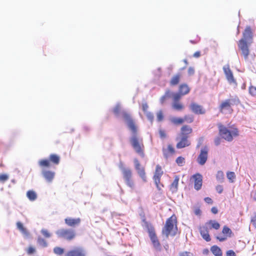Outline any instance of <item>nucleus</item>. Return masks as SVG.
I'll use <instances>...</instances> for the list:
<instances>
[{
	"instance_id": "f257e3e1",
	"label": "nucleus",
	"mask_w": 256,
	"mask_h": 256,
	"mask_svg": "<svg viewBox=\"0 0 256 256\" xmlns=\"http://www.w3.org/2000/svg\"><path fill=\"white\" fill-rule=\"evenodd\" d=\"M123 116L129 130L132 132L130 142L134 151L142 156H144L143 139L138 134V127L136 122L131 116L126 112H123Z\"/></svg>"
},
{
	"instance_id": "f03ea898",
	"label": "nucleus",
	"mask_w": 256,
	"mask_h": 256,
	"mask_svg": "<svg viewBox=\"0 0 256 256\" xmlns=\"http://www.w3.org/2000/svg\"><path fill=\"white\" fill-rule=\"evenodd\" d=\"M177 230L176 218L173 215L166 220L165 225L162 229V234L168 238L169 236H175Z\"/></svg>"
},
{
	"instance_id": "7ed1b4c3",
	"label": "nucleus",
	"mask_w": 256,
	"mask_h": 256,
	"mask_svg": "<svg viewBox=\"0 0 256 256\" xmlns=\"http://www.w3.org/2000/svg\"><path fill=\"white\" fill-rule=\"evenodd\" d=\"M218 126L220 134L223 138L228 142L232 141L233 136L238 135V131L237 128H234L230 130L222 124H219Z\"/></svg>"
},
{
	"instance_id": "20e7f679",
	"label": "nucleus",
	"mask_w": 256,
	"mask_h": 256,
	"mask_svg": "<svg viewBox=\"0 0 256 256\" xmlns=\"http://www.w3.org/2000/svg\"><path fill=\"white\" fill-rule=\"evenodd\" d=\"M118 167L122 171L126 184L130 188H133L134 184L132 180V172L131 170L129 168H125L122 162H120Z\"/></svg>"
},
{
	"instance_id": "39448f33",
	"label": "nucleus",
	"mask_w": 256,
	"mask_h": 256,
	"mask_svg": "<svg viewBox=\"0 0 256 256\" xmlns=\"http://www.w3.org/2000/svg\"><path fill=\"white\" fill-rule=\"evenodd\" d=\"M56 234L59 238H63L68 240H70L76 236L75 232L72 229L61 228L58 230Z\"/></svg>"
},
{
	"instance_id": "423d86ee",
	"label": "nucleus",
	"mask_w": 256,
	"mask_h": 256,
	"mask_svg": "<svg viewBox=\"0 0 256 256\" xmlns=\"http://www.w3.org/2000/svg\"><path fill=\"white\" fill-rule=\"evenodd\" d=\"M209 148L208 146H204L201 148L200 152L197 158V162L200 166L204 165L208 158Z\"/></svg>"
},
{
	"instance_id": "0eeeda50",
	"label": "nucleus",
	"mask_w": 256,
	"mask_h": 256,
	"mask_svg": "<svg viewBox=\"0 0 256 256\" xmlns=\"http://www.w3.org/2000/svg\"><path fill=\"white\" fill-rule=\"evenodd\" d=\"M149 236L150 239V240L152 242L153 247L154 249L160 252L162 250V246L160 244L156 234V233L154 231V230L152 228H149L148 230Z\"/></svg>"
},
{
	"instance_id": "6e6552de",
	"label": "nucleus",
	"mask_w": 256,
	"mask_h": 256,
	"mask_svg": "<svg viewBox=\"0 0 256 256\" xmlns=\"http://www.w3.org/2000/svg\"><path fill=\"white\" fill-rule=\"evenodd\" d=\"M250 44V42H244V40H240L238 43V46L242 50V54L246 60L248 59L250 54L248 44Z\"/></svg>"
},
{
	"instance_id": "1a4fd4ad",
	"label": "nucleus",
	"mask_w": 256,
	"mask_h": 256,
	"mask_svg": "<svg viewBox=\"0 0 256 256\" xmlns=\"http://www.w3.org/2000/svg\"><path fill=\"white\" fill-rule=\"evenodd\" d=\"M163 171L162 170V167L158 164L156 166V170L154 172V174L153 177V179L154 180L155 184L156 186V188L159 190H160V178L162 176L163 174Z\"/></svg>"
},
{
	"instance_id": "9d476101",
	"label": "nucleus",
	"mask_w": 256,
	"mask_h": 256,
	"mask_svg": "<svg viewBox=\"0 0 256 256\" xmlns=\"http://www.w3.org/2000/svg\"><path fill=\"white\" fill-rule=\"evenodd\" d=\"M86 251L81 247H76L69 250L65 256H86Z\"/></svg>"
},
{
	"instance_id": "9b49d317",
	"label": "nucleus",
	"mask_w": 256,
	"mask_h": 256,
	"mask_svg": "<svg viewBox=\"0 0 256 256\" xmlns=\"http://www.w3.org/2000/svg\"><path fill=\"white\" fill-rule=\"evenodd\" d=\"M134 168L140 176L144 182H146V176L144 168L142 166L138 159L134 160Z\"/></svg>"
},
{
	"instance_id": "f8f14e48",
	"label": "nucleus",
	"mask_w": 256,
	"mask_h": 256,
	"mask_svg": "<svg viewBox=\"0 0 256 256\" xmlns=\"http://www.w3.org/2000/svg\"><path fill=\"white\" fill-rule=\"evenodd\" d=\"M223 70L228 82L230 84H236L232 72L230 68V66L226 64L224 66Z\"/></svg>"
},
{
	"instance_id": "ddd939ff",
	"label": "nucleus",
	"mask_w": 256,
	"mask_h": 256,
	"mask_svg": "<svg viewBox=\"0 0 256 256\" xmlns=\"http://www.w3.org/2000/svg\"><path fill=\"white\" fill-rule=\"evenodd\" d=\"M192 178L194 180V188L198 190H200L202 186V176L199 174L197 173L195 174H194L192 176Z\"/></svg>"
},
{
	"instance_id": "4468645a",
	"label": "nucleus",
	"mask_w": 256,
	"mask_h": 256,
	"mask_svg": "<svg viewBox=\"0 0 256 256\" xmlns=\"http://www.w3.org/2000/svg\"><path fill=\"white\" fill-rule=\"evenodd\" d=\"M208 230L209 228L206 224L202 226H200L199 228L201 236L206 242H210L211 240L208 234Z\"/></svg>"
},
{
	"instance_id": "2eb2a0df",
	"label": "nucleus",
	"mask_w": 256,
	"mask_h": 256,
	"mask_svg": "<svg viewBox=\"0 0 256 256\" xmlns=\"http://www.w3.org/2000/svg\"><path fill=\"white\" fill-rule=\"evenodd\" d=\"M243 37L240 40H244V42L252 43V34L251 28L250 26H247L243 32Z\"/></svg>"
},
{
	"instance_id": "dca6fc26",
	"label": "nucleus",
	"mask_w": 256,
	"mask_h": 256,
	"mask_svg": "<svg viewBox=\"0 0 256 256\" xmlns=\"http://www.w3.org/2000/svg\"><path fill=\"white\" fill-rule=\"evenodd\" d=\"M190 108L194 113L197 114L205 113V110L202 108V106L194 102H192L190 104Z\"/></svg>"
},
{
	"instance_id": "f3484780",
	"label": "nucleus",
	"mask_w": 256,
	"mask_h": 256,
	"mask_svg": "<svg viewBox=\"0 0 256 256\" xmlns=\"http://www.w3.org/2000/svg\"><path fill=\"white\" fill-rule=\"evenodd\" d=\"M190 142L188 140V137L186 135L182 136L181 140L176 144L178 148H182L190 146Z\"/></svg>"
},
{
	"instance_id": "a211bd4d",
	"label": "nucleus",
	"mask_w": 256,
	"mask_h": 256,
	"mask_svg": "<svg viewBox=\"0 0 256 256\" xmlns=\"http://www.w3.org/2000/svg\"><path fill=\"white\" fill-rule=\"evenodd\" d=\"M66 224L70 226H75L78 225L80 222V218H67L64 220Z\"/></svg>"
},
{
	"instance_id": "6ab92c4d",
	"label": "nucleus",
	"mask_w": 256,
	"mask_h": 256,
	"mask_svg": "<svg viewBox=\"0 0 256 256\" xmlns=\"http://www.w3.org/2000/svg\"><path fill=\"white\" fill-rule=\"evenodd\" d=\"M42 174L44 178L48 182H52L55 175L54 172L46 170H42Z\"/></svg>"
},
{
	"instance_id": "aec40b11",
	"label": "nucleus",
	"mask_w": 256,
	"mask_h": 256,
	"mask_svg": "<svg viewBox=\"0 0 256 256\" xmlns=\"http://www.w3.org/2000/svg\"><path fill=\"white\" fill-rule=\"evenodd\" d=\"M162 152L164 157L167 158L170 154H174V149L172 145L169 144L167 148H163Z\"/></svg>"
},
{
	"instance_id": "412c9836",
	"label": "nucleus",
	"mask_w": 256,
	"mask_h": 256,
	"mask_svg": "<svg viewBox=\"0 0 256 256\" xmlns=\"http://www.w3.org/2000/svg\"><path fill=\"white\" fill-rule=\"evenodd\" d=\"M209 229L214 228L218 230L220 228V224L214 220H210L206 223Z\"/></svg>"
},
{
	"instance_id": "4be33fe9",
	"label": "nucleus",
	"mask_w": 256,
	"mask_h": 256,
	"mask_svg": "<svg viewBox=\"0 0 256 256\" xmlns=\"http://www.w3.org/2000/svg\"><path fill=\"white\" fill-rule=\"evenodd\" d=\"M113 112H114V114L117 116H122L124 118L123 116V114H122L123 112H126L130 116V114L128 112L124 110H121L120 106L118 104H117L116 105V106H115V108H114ZM124 120H125V119H124Z\"/></svg>"
},
{
	"instance_id": "5701e85b",
	"label": "nucleus",
	"mask_w": 256,
	"mask_h": 256,
	"mask_svg": "<svg viewBox=\"0 0 256 256\" xmlns=\"http://www.w3.org/2000/svg\"><path fill=\"white\" fill-rule=\"evenodd\" d=\"M190 91V88L186 84H182L179 86L178 92L182 96L188 94Z\"/></svg>"
},
{
	"instance_id": "b1692460",
	"label": "nucleus",
	"mask_w": 256,
	"mask_h": 256,
	"mask_svg": "<svg viewBox=\"0 0 256 256\" xmlns=\"http://www.w3.org/2000/svg\"><path fill=\"white\" fill-rule=\"evenodd\" d=\"M180 178L178 176H174V180L172 183L170 185V190L172 192H176L178 190V184Z\"/></svg>"
},
{
	"instance_id": "393cba45",
	"label": "nucleus",
	"mask_w": 256,
	"mask_h": 256,
	"mask_svg": "<svg viewBox=\"0 0 256 256\" xmlns=\"http://www.w3.org/2000/svg\"><path fill=\"white\" fill-rule=\"evenodd\" d=\"M210 250L214 256H222V255L221 249L217 246H212Z\"/></svg>"
},
{
	"instance_id": "a878e982",
	"label": "nucleus",
	"mask_w": 256,
	"mask_h": 256,
	"mask_svg": "<svg viewBox=\"0 0 256 256\" xmlns=\"http://www.w3.org/2000/svg\"><path fill=\"white\" fill-rule=\"evenodd\" d=\"M16 226L18 229L24 236H28L29 235V232H28L26 229L24 228L23 224L20 222H16Z\"/></svg>"
},
{
	"instance_id": "bb28decb",
	"label": "nucleus",
	"mask_w": 256,
	"mask_h": 256,
	"mask_svg": "<svg viewBox=\"0 0 256 256\" xmlns=\"http://www.w3.org/2000/svg\"><path fill=\"white\" fill-rule=\"evenodd\" d=\"M180 74H176L174 76L172 77V78L170 81V85L171 86L177 85L180 82Z\"/></svg>"
},
{
	"instance_id": "cd10ccee",
	"label": "nucleus",
	"mask_w": 256,
	"mask_h": 256,
	"mask_svg": "<svg viewBox=\"0 0 256 256\" xmlns=\"http://www.w3.org/2000/svg\"><path fill=\"white\" fill-rule=\"evenodd\" d=\"M26 196L30 201H34L37 198V195L34 190H28L26 192Z\"/></svg>"
},
{
	"instance_id": "c85d7f7f",
	"label": "nucleus",
	"mask_w": 256,
	"mask_h": 256,
	"mask_svg": "<svg viewBox=\"0 0 256 256\" xmlns=\"http://www.w3.org/2000/svg\"><path fill=\"white\" fill-rule=\"evenodd\" d=\"M216 178L218 182L222 183L224 182V172L219 170L217 172L216 174Z\"/></svg>"
},
{
	"instance_id": "c756f323",
	"label": "nucleus",
	"mask_w": 256,
	"mask_h": 256,
	"mask_svg": "<svg viewBox=\"0 0 256 256\" xmlns=\"http://www.w3.org/2000/svg\"><path fill=\"white\" fill-rule=\"evenodd\" d=\"M170 122L174 124H179L184 122V120L182 118L173 117L170 118Z\"/></svg>"
},
{
	"instance_id": "7c9ffc66",
	"label": "nucleus",
	"mask_w": 256,
	"mask_h": 256,
	"mask_svg": "<svg viewBox=\"0 0 256 256\" xmlns=\"http://www.w3.org/2000/svg\"><path fill=\"white\" fill-rule=\"evenodd\" d=\"M172 108L175 110H180L184 108V106L178 102H174L172 104Z\"/></svg>"
},
{
	"instance_id": "2f4dec72",
	"label": "nucleus",
	"mask_w": 256,
	"mask_h": 256,
	"mask_svg": "<svg viewBox=\"0 0 256 256\" xmlns=\"http://www.w3.org/2000/svg\"><path fill=\"white\" fill-rule=\"evenodd\" d=\"M50 160L54 164H58L60 162V157L56 154H52L50 156Z\"/></svg>"
},
{
	"instance_id": "473e14b6",
	"label": "nucleus",
	"mask_w": 256,
	"mask_h": 256,
	"mask_svg": "<svg viewBox=\"0 0 256 256\" xmlns=\"http://www.w3.org/2000/svg\"><path fill=\"white\" fill-rule=\"evenodd\" d=\"M230 102L228 100H226L225 101L223 102L220 106V109L221 110H222L223 109H228L230 106Z\"/></svg>"
},
{
	"instance_id": "72a5a7b5",
	"label": "nucleus",
	"mask_w": 256,
	"mask_h": 256,
	"mask_svg": "<svg viewBox=\"0 0 256 256\" xmlns=\"http://www.w3.org/2000/svg\"><path fill=\"white\" fill-rule=\"evenodd\" d=\"M182 96V95L179 92L177 93L170 92V96H172L174 102H178Z\"/></svg>"
},
{
	"instance_id": "f704fd0d",
	"label": "nucleus",
	"mask_w": 256,
	"mask_h": 256,
	"mask_svg": "<svg viewBox=\"0 0 256 256\" xmlns=\"http://www.w3.org/2000/svg\"><path fill=\"white\" fill-rule=\"evenodd\" d=\"M181 130L183 136L185 135L184 133H186V134H189L192 132V129L188 126H183L181 128Z\"/></svg>"
},
{
	"instance_id": "c9c22d12",
	"label": "nucleus",
	"mask_w": 256,
	"mask_h": 256,
	"mask_svg": "<svg viewBox=\"0 0 256 256\" xmlns=\"http://www.w3.org/2000/svg\"><path fill=\"white\" fill-rule=\"evenodd\" d=\"M226 176L230 182H234V180L236 178L235 174L232 172H228L226 174Z\"/></svg>"
},
{
	"instance_id": "e433bc0d",
	"label": "nucleus",
	"mask_w": 256,
	"mask_h": 256,
	"mask_svg": "<svg viewBox=\"0 0 256 256\" xmlns=\"http://www.w3.org/2000/svg\"><path fill=\"white\" fill-rule=\"evenodd\" d=\"M170 97V92L169 90H166L165 92V94L161 97L160 99V103L162 104H163L165 102L166 98Z\"/></svg>"
},
{
	"instance_id": "4c0bfd02",
	"label": "nucleus",
	"mask_w": 256,
	"mask_h": 256,
	"mask_svg": "<svg viewBox=\"0 0 256 256\" xmlns=\"http://www.w3.org/2000/svg\"><path fill=\"white\" fill-rule=\"evenodd\" d=\"M54 252L58 256L62 255L64 252V249L60 247H55L54 248Z\"/></svg>"
},
{
	"instance_id": "58836bf2",
	"label": "nucleus",
	"mask_w": 256,
	"mask_h": 256,
	"mask_svg": "<svg viewBox=\"0 0 256 256\" xmlns=\"http://www.w3.org/2000/svg\"><path fill=\"white\" fill-rule=\"evenodd\" d=\"M176 164L179 166H182L185 163L184 158L182 156H178L176 160Z\"/></svg>"
},
{
	"instance_id": "ea45409f",
	"label": "nucleus",
	"mask_w": 256,
	"mask_h": 256,
	"mask_svg": "<svg viewBox=\"0 0 256 256\" xmlns=\"http://www.w3.org/2000/svg\"><path fill=\"white\" fill-rule=\"evenodd\" d=\"M38 244L42 247L46 248L48 246L47 242L45 240L39 237L38 239Z\"/></svg>"
},
{
	"instance_id": "a19ab883",
	"label": "nucleus",
	"mask_w": 256,
	"mask_h": 256,
	"mask_svg": "<svg viewBox=\"0 0 256 256\" xmlns=\"http://www.w3.org/2000/svg\"><path fill=\"white\" fill-rule=\"evenodd\" d=\"M248 91H249L250 94L251 96H256V86H250L248 88Z\"/></svg>"
},
{
	"instance_id": "79ce46f5",
	"label": "nucleus",
	"mask_w": 256,
	"mask_h": 256,
	"mask_svg": "<svg viewBox=\"0 0 256 256\" xmlns=\"http://www.w3.org/2000/svg\"><path fill=\"white\" fill-rule=\"evenodd\" d=\"M39 164L41 166L48 167L50 166V162L47 160H43L39 162Z\"/></svg>"
},
{
	"instance_id": "37998d69",
	"label": "nucleus",
	"mask_w": 256,
	"mask_h": 256,
	"mask_svg": "<svg viewBox=\"0 0 256 256\" xmlns=\"http://www.w3.org/2000/svg\"><path fill=\"white\" fill-rule=\"evenodd\" d=\"M222 232L224 234H228L229 236H230V234L232 233L231 230L226 226L223 228Z\"/></svg>"
},
{
	"instance_id": "c03bdc74",
	"label": "nucleus",
	"mask_w": 256,
	"mask_h": 256,
	"mask_svg": "<svg viewBox=\"0 0 256 256\" xmlns=\"http://www.w3.org/2000/svg\"><path fill=\"white\" fill-rule=\"evenodd\" d=\"M230 105L238 104L240 102V100L237 97L234 98L228 99Z\"/></svg>"
},
{
	"instance_id": "a18cd8bd",
	"label": "nucleus",
	"mask_w": 256,
	"mask_h": 256,
	"mask_svg": "<svg viewBox=\"0 0 256 256\" xmlns=\"http://www.w3.org/2000/svg\"><path fill=\"white\" fill-rule=\"evenodd\" d=\"M41 233L44 237L46 238H48L51 236V234L48 232L47 230L42 229L41 230Z\"/></svg>"
},
{
	"instance_id": "49530a36",
	"label": "nucleus",
	"mask_w": 256,
	"mask_h": 256,
	"mask_svg": "<svg viewBox=\"0 0 256 256\" xmlns=\"http://www.w3.org/2000/svg\"><path fill=\"white\" fill-rule=\"evenodd\" d=\"M157 120L158 122L162 121L164 118L162 110L158 111L156 114Z\"/></svg>"
},
{
	"instance_id": "de8ad7c7",
	"label": "nucleus",
	"mask_w": 256,
	"mask_h": 256,
	"mask_svg": "<svg viewBox=\"0 0 256 256\" xmlns=\"http://www.w3.org/2000/svg\"><path fill=\"white\" fill-rule=\"evenodd\" d=\"M145 114H146V116L148 119L150 121L152 122L153 121L154 118L153 114L152 112H146Z\"/></svg>"
},
{
	"instance_id": "09e8293b",
	"label": "nucleus",
	"mask_w": 256,
	"mask_h": 256,
	"mask_svg": "<svg viewBox=\"0 0 256 256\" xmlns=\"http://www.w3.org/2000/svg\"><path fill=\"white\" fill-rule=\"evenodd\" d=\"M251 224L256 228V213H254V216L252 217L250 220Z\"/></svg>"
},
{
	"instance_id": "8fccbe9b",
	"label": "nucleus",
	"mask_w": 256,
	"mask_h": 256,
	"mask_svg": "<svg viewBox=\"0 0 256 256\" xmlns=\"http://www.w3.org/2000/svg\"><path fill=\"white\" fill-rule=\"evenodd\" d=\"M184 120L189 123L192 122L194 120L192 116H186Z\"/></svg>"
},
{
	"instance_id": "3c124183",
	"label": "nucleus",
	"mask_w": 256,
	"mask_h": 256,
	"mask_svg": "<svg viewBox=\"0 0 256 256\" xmlns=\"http://www.w3.org/2000/svg\"><path fill=\"white\" fill-rule=\"evenodd\" d=\"M180 256H194V254L190 252H184L180 253Z\"/></svg>"
},
{
	"instance_id": "603ef678",
	"label": "nucleus",
	"mask_w": 256,
	"mask_h": 256,
	"mask_svg": "<svg viewBox=\"0 0 256 256\" xmlns=\"http://www.w3.org/2000/svg\"><path fill=\"white\" fill-rule=\"evenodd\" d=\"M8 176L6 174H2L0 175V181L4 182L8 179Z\"/></svg>"
},
{
	"instance_id": "864d4df0",
	"label": "nucleus",
	"mask_w": 256,
	"mask_h": 256,
	"mask_svg": "<svg viewBox=\"0 0 256 256\" xmlns=\"http://www.w3.org/2000/svg\"><path fill=\"white\" fill-rule=\"evenodd\" d=\"M216 192L218 194H221L223 192V187L221 185H218L216 188Z\"/></svg>"
},
{
	"instance_id": "5fc2aeb1",
	"label": "nucleus",
	"mask_w": 256,
	"mask_h": 256,
	"mask_svg": "<svg viewBox=\"0 0 256 256\" xmlns=\"http://www.w3.org/2000/svg\"><path fill=\"white\" fill-rule=\"evenodd\" d=\"M159 134L161 138H164L166 137V134L164 130H159Z\"/></svg>"
},
{
	"instance_id": "6e6d98bb",
	"label": "nucleus",
	"mask_w": 256,
	"mask_h": 256,
	"mask_svg": "<svg viewBox=\"0 0 256 256\" xmlns=\"http://www.w3.org/2000/svg\"><path fill=\"white\" fill-rule=\"evenodd\" d=\"M148 106L146 103H144L142 104V109L144 113L148 112Z\"/></svg>"
},
{
	"instance_id": "4d7b16f0",
	"label": "nucleus",
	"mask_w": 256,
	"mask_h": 256,
	"mask_svg": "<svg viewBox=\"0 0 256 256\" xmlns=\"http://www.w3.org/2000/svg\"><path fill=\"white\" fill-rule=\"evenodd\" d=\"M188 75L192 76L194 74V69L192 67H190L188 69Z\"/></svg>"
},
{
	"instance_id": "13d9d810",
	"label": "nucleus",
	"mask_w": 256,
	"mask_h": 256,
	"mask_svg": "<svg viewBox=\"0 0 256 256\" xmlns=\"http://www.w3.org/2000/svg\"><path fill=\"white\" fill-rule=\"evenodd\" d=\"M214 142L215 145L218 146L220 145L221 142V138L219 137L216 138L214 140Z\"/></svg>"
},
{
	"instance_id": "bf43d9fd",
	"label": "nucleus",
	"mask_w": 256,
	"mask_h": 256,
	"mask_svg": "<svg viewBox=\"0 0 256 256\" xmlns=\"http://www.w3.org/2000/svg\"><path fill=\"white\" fill-rule=\"evenodd\" d=\"M226 256H236V254L233 250H229L226 252Z\"/></svg>"
},
{
	"instance_id": "052dcab7",
	"label": "nucleus",
	"mask_w": 256,
	"mask_h": 256,
	"mask_svg": "<svg viewBox=\"0 0 256 256\" xmlns=\"http://www.w3.org/2000/svg\"><path fill=\"white\" fill-rule=\"evenodd\" d=\"M201 212H202L201 210L200 209V208H195V210H194V213L196 216H200Z\"/></svg>"
},
{
	"instance_id": "680f3d73",
	"label": "nucleus",
	"mask_w": 256,
	"mask_h": 256,
	"mask_svg": "<svg viewBox=\"0 0 256 256\" xmlns=\"http://www.w3.org/2000/svg\"><path fill=\"white\" fill-rule=\"evenodd\" d=\"M204 201L208 204H212V198L208 197L204 198Z\"/></svg>"
},
{
	"instance_id": "e2e57ef3",
	"label": "nucleus",
	"mask_w": 256,
	"mask_h": 256,
	"mask_svg": "<svg viewBox=\"0 0 256 256\" xmlns=\"http://www.w3.org/2000/svg\"><path fill=\"white\" fill-rule=\"evenodd\" d=\"M35 251V249L32 247H30L28 248V254H33Z\"/></svg>"
},
{
	"instance_id": "0e129e2a",
	"label": "nucleus",
	"mask_w": 256,
	"mask_h": 256,
	"mask_svg": "<svg viewBox=\"0 0 256 256\" xmlns=\"http://www.w3.org/2000/svg\"><path fill=\"white\" fill-rule=\"evenodd\" d=\"M211 212L214 214H216L218 212V210L216 207H212L211 209Z\"/></svg>"
},
{
	"instance_id": "69168bd1",
	"label": "nucleus",
	"mask_w": 256,
	"mask_h": 256,
	"mask_svg": "<svg viewBox=\"0 0 256 256\" xmlns=\"http://www.w3.org/2000/svg\"><path fill=\"white\" fill-rule=\"evenodd\" d=\"M216 239L219 240L220 242H224L226 239V238L224 236H216Z\"/></svg>"
},
{
	"instance_id": "338daca9",
	"label": "nucleus",
	"mask_w": 256,
	"mask_h": 256,
	"mask_svg": "<svg viewBox=\"0 0 256 256\" xmlns=\"http://www.w3.org/2000/svg\"><path fill=\"white\" fill-rule=\"evenodd\" d=\"M200 52L199 51H198V52H196L194 53V58H198V57H200Z\"/></svg>"
},
{
	"instance_id": "774afa93",
	"label": "nucleus",
	"mask_w": 256,
	"mask_h": 256,
	"mask_svg": "<svg viewBox=\"0 0 256 256\" xmlns=\"http://www.w3.org/2000/svg\"><path fill=\"white\" fill-rule=\"evenodd\" d=\"M208 252H209V251L208 249L204 250V252H203L204 254H207L208 253Z\"/></svg>"
}]
</instances>
